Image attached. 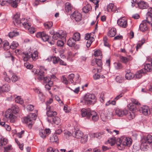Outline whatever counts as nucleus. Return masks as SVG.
I'll return each instance as SVG.
<instances>
[{
    "instance_id": "f257e3e1",
    "label": "nucleus",
    "mask_w": 152,
    "mask_h": 152,
    "mask_svg": "<svg viewBox=\"0 0 152 152\" xmlns=\"http://www.w3.org/2000/svg\"><path fill=\"white\" fill-rule=\"evenodd\" d=\"M107 142L111 145L116 143L117 148L120 150H123L126 146H130L132 142V139L129 137H122L117 139V141L114 137L109 138Z\"/></svg>"
},
{
    "instance_id": "f03ea898",
    "label": "nucleus",
    "mask_w": 152,
    "mask_h": 152,
    "mask_svg": "<svg viewBox=\"0 0 152 152\" xmlns=\"http://www.w3.org/2000/svg\"><path fill=\"white\" fill-rule=\"evenodd\" d=\"M152 143V136L148 134L144 137L141 140L140 149L143 151H146L149 148V146Z\"/></svg>"
},
{
    "instance_id": "7ed1b4c3",
    "label": "nucleus",
    "mask_w": 152,
    "mask_h": 152,
    "mask_svg": "<svg viewBox=\"0 0 152 152\" xmlns=\"http://www.w3.org/2000/svg\"><path fill=\"white\" fill-rule=\"evenodd\" d=\"M82 102L88 105L94 104L96 102V98L93 94L87 93L84 96Z\"/></svg>"
},
{
    "instance_id": "20e7f679",
    "label": "nucleus",
    "mask_w": 152,
    "mask_h": 152,
    "mask_svg": "<svg viewBox=\"0 0 152 152\" xmlns=\"http://www.w3.org/2000/svg\"><path fill=\"white\" fill-rule=\"evenodd\" d=\"M4 115L6 118L9 119L11 123H14L17 120V117L14 115L12 113L10 110H7L6 111Z\"/></svg>"
},
{
    "instance_id": "39448f33",
    "label": "nucleus",
    "mask_w": 152,
    "mask_h": 152,
    "mask_svg": "<svg viewBox=\"0 0 152 152\" xmlns=\"http://www.w3.org/2000/svg\"><path fill=\"white\" fill-rule=\"evenodd\" d=\"M36 36L37 37L41 39L44 42L48 41L49 38V36L44 31L38 32Z\"/></svg>"
},
{
    "instance_id": "423d86ee",
    "label": "nucleus",
    "mask_w": 152,
    "mask_h": 152,
    "mask_svg": "<svg viewBox=\"0 0 152 152\" xmlns=\"http://www.w3.org/2000/svg\"><path fill=\"white\" fill-rule=\"evenodd\" d=\"M43 68V67H41L40 70H39V71H38V73L37 74V79L39 80H43L44 82H47V77H45L44 72L42 70Z\"/></svg>"
},
{
    "instance_id": "0eeeda50",
    "label": "nucleus",
    "mask_w": 152,
    "mask_h": 152,
    "mask_svg": "<svg viewBox=\"0 0 152 152\" xmlns=\"http://www.w3.org/2000/svg\"><path fill=\"white\" fill-rule=\"evenodd\" d=\"M91 111L90 108H83L81 110V113L83 117H86L87 118L89 119Z\"/></svg>"
},
{
    "instance_id": "6e6552de",
    "label": "nucleus",
    "mask_w": 152,
    "mask_h": 152,
    "mask_svg": "<svg viewBox=\"0 0 152 152\" xmlns=\"http://www.w3.org/2000/svg\"><path fill=\"white\" fill-rule=\"evenodd\" d=\"M71 17L76 21L78 22L81 20L82 16L80 13L77 11H75L71 15Z\"/></svg>"
},
{
    "instance_id": "1a4fd4ad",
    "label": "nucleus",
    "mask_w": 152,
    "mask_h": 152,
    "mask_svg": "<svg viewBox=\"0 0 152 152\" xmlns=\"http://www.w3.org/2000/svg\"><path fill=\"white\" fill-rule=\"evenodd\" d=\"M135 3L140 9H145L148 7V4L143 1H141L140 0H136Z\"/></svg>"
},
{
    "instance_id": "9d476101",
    "label": "nucleus",
    "mask_w": 152,
    "mask_h": 152,
    "mask_svg": "<svg viewBox=\"0 0 152 152\" xmlns=\"http://www.w3.org/2000/svg\"><path fill=\"white\" fill-rule=\"evenodd\" d=\"M117 23L119 26L123 28H126L128 25L126 19L124 18L118 19Z\"/></svg>"
},
{
    "instance_id": "9b49d317",
    "label": "nucleus",
    "mask_w": 152,
    "mask_h": 152,
    "mask_svg": "<svg viewBox=\"0 0 152 152\" xmlns=\"http://www.w3.org/2000/svg\"><path fill=\"white\" fill-rule=\"evenodd\" d=\"M20 14L19 13H17L14 16L13 19V23L15 26H20L21 22L20 18Z\"/></svg>"
},
{
    "instance_id": "f8f14e48",
    "label": "nucleus",
    "mask_w": 152,
    "mask_h": 152,
    "mask_svg": "<svg viewBox=\"0 0 152 152\" xmlns=\"http://www.w3.org/2000/svg\"><path fill=\"white\" fill-rule=\"evenodd\" d=\"M31 52L30 51L23 52L22 54V57L23 61H31Z\"/></svg>"
},
{
    "instance_id": "ddd939ff",
    "label": "nucleus",
    "mask_w": 152,
    "mask_h": 152,
    "mask_svg": "<svg viewBox=\"0 0 152 152\" xmlns=\"http://www.w3.org/2000/svg\"><path fill=\"white\" fill-rule=\"evenodd\" d=\"M139 111L145 115H148L150 113V110L148 107L147 106L141 107L139 109Z\"/></svg>"
},
{
    "instance_id": "4468645a",
    "label": "nucleus",
    "mask_w": 152,
    "mask_h": 152,
    "mask_svg": "<svg viewBox=\"0 0 152 152\" xmlns=\"http://www.w3.org/2000/svg\"><path fill=\"white\" fill-rule=\"evenodd\" d=\"M22 25L25 28L28 30L30 33L33 34L35 32V29L33 27H31V26L29 23L26 22H24L22 23Z\"/></svg>"
},
{
    "instance_id": "2eb2a0df",
    "label": "nucleus",
    "mask_w": 152,
    "mask_h": 152,
    "mask_svg": "<svg viewBox=\"0 0 152 152\" xmlns=\"http://www.w3.org/2000/svg\"><path fill=\"white\" fill-rule=\"evenodd\" d=\"M107 11L109 12H118L117 8L116 6L113 4L110 3L107 6Z\"/></svg>"
},
{
    "instance_id": "dca6fc26",
    "label": "nucleus",
    "mask_w": 152,
    "mask_h": 152,
    "mask_svg": "<svg viewBox=\"0 0 152 152\" xmlns=\"http://www.w3.org/2000/svg\"><path fill=\"white\" fill-rule=\"evenodd\" d=\"M115 112L116 115L119 117H122L124 115H126L127 112V110H123L119 108H116L115 109Z\"/></svg>"
},
{
    "instance_id": "f3484780",
    "label": "nucleus",
    "mask_w": 152,
    "mask_h": 152,
    "mask_svg": "<svg viewBox=\"0 0 152 152\" xmlns=\"http://www.w3.org/2000/svg\"><path fill=\"white\" fill-rule=\"evenodd\" d=\"M147 22L148 23H150V22L149 21V23L147 20L143 21V23L140 25V30L142 31H146L148 29L146 23Z\"/></svg>"
},
{
    "instance_id": "a211bd4d",
    "label": "nucleus",
    "mask_w": 152,
    "mask_h": 152,
    "mask_svg": "<svg viewBox=\"0 0 152 152\" xmlns=\"http://www.w3.org/2000/svg\"><path fill=\"white\" fill-rule=\"evenodd\" d=\"M73 136L77 139H80L83 136V133L80 130H75L72 133Z\"/></svg>"
},
{
    "instance_id": "6ab92c4d",
    "label": "nucleus",
    "mask_w": 152,
    "mask_h": 152,
    "mask_svg": "<svg viewBox=\"0 0 152 152\" xmlns=\"http://www.w3.org/2000/svg\"><path fill=\"white\" fill-rule=\"evenodd\" d=\"M46 109L47 111L46 114L48 116L53 118V117L56 116L57 115L56 112L53 110L54 109V107H53V109H51V108L50 109Z\"/></svg>"
},
{
    "instance_id": "aec40b11",
    "label": "nucleus",
    "mask_w": 152,
    "mask_h": 152,
    "mask_svg": "<svg viewBox=\"0 0 152 152\" xmlns=\"http://www.w3.org/2000/svg\"><path fill=\"white\" fill-rule=\"evenodd\" d=\"M126 72V73L125 75V77L126 79L130 80L134 77V75L129 70H127Z\"/></svg>"
},
{
    "instance_id": "412c9836",
    "label": "nucleus",
    "mask_w": 152,
    "mask_h": 152,
    "mask_svg": "<svg viewBox=\"0 0 152 152\" xmlns=\"http://www.w3.org/2000/svg\"><path fill=\"white\" fill-rule=\"evenodd\" d=\"M20 0H8V3L12 7L16 8L18 6V4Z\"/></svg>"
},
{
    "instance_id": "4be33fe9",
    "label": "nucleus",
    "mask_w": 152,
    "mask_h": 152,
    "mask_svg": "<svg viewBox=\"0 0 152 152\" xmlns=\"http://www.w3.org/2000/svg\"><path fill=\"white\" fill-rule=\"evenodd\" d=\"M8 142L7 140L3 137H0V149L6 145Z\"/></svg>"
},
{
    "instance_id": "5701e85b",
    "label": "nucleus",
    "mask_w": 152,
    "mask_h": 152,
    "mask_svg": "<svg viewBox=\"0 0 152 152\" xmlns=\"http://www.w3.org/2000/svg\"><path fill=\"white\" fill-rule=\"evenodd\" d=\"M92 7L91 6L88 4H86L83 7L82 9L83 12L85 13H88L89 12L91 11Z\"/></svg>"
},
{
    "instance_id": "b1692460",
    "label": "nucleus",
    "mask_w": 152,
    "mask_h": 152,
    "mask_svg": "<svg viewBox=\"0 0 152 152\" xmlns=\"http://www.w3.org/2000/svg\"><path fill=\"white\" fill-rule=\"evenodd\" d=\"M146 16L147 20L149 23V20H152V8L150 7L148 9Z\"/></svg>"
},
{
    "instance_id": "393cba45",
    "label": "nucleus",
    "mask_w": 152,
    "mask_h": 152,
    "mask_svg": "<svg viewBox=\"0 0 152 152\" xmlns=\"http://www.w3.org/2000/svg\"><path fill=\"white\" fill-rule=\"evenodd\" d=\"M92 116V120L94 121H97L99 118V116L96 112L94 111H92L90 115V117Z\"/></svg>"
},
{
    "instance_id": "a878e982",
    "label": "nucleus",
    "mask_w": 152,
    "mask_h": 152,
    "mask_svg": "<svg viewBox=\"0 0 152 152\" xmlns=\"http://www.w3.org/2000/svg\"><path fill=\"white\" fill-rule=\"evenodd\" d=\"M8 110H10V112L12 114H16L19 112V108L16 105L12 106L11 108L9 109Z\"/></svg>"
},
{
    "instance_id": "bb28decb",
    "label": "nucleus",
    "mask_w": 152,
    "mask_h": 152,
    "mask_svg": "<svg viewBox=\"0 0 152 152\" xmlns=\"http://www.w3.org/2000/svg\"><path fill=\"white\" fill-rule=\"evenodd\" d=\"M28 118V116L24 118L23 122L26 123L28 125V127L31 128L32 126L33 122L31 120H30V119Z\"/></svg>"
},
{
    "instance_id": "cd10ccee",
    "label": "nucleus",
    "mask_w": 152,
    "mask_h": 152,
    "mask_svg": "<svg viewBox=\"0 0 152 152\" xmlns=\"http://www.w3.org/2000/svg\"><path fill=\"white\" fill-rule=\"evenodd\" d=\"M116 33V29L115 28H112L108 32L107 35L110 37H113L115 35Z\"/></svg>"
},
{
    "instance_id": "c85d7f7f",
    "label": "nucleus",
    "mask_w": 152,
    "mask_h": 152,
    "mask_svg": "<svg viewBox=\"0 0 152 152\" xmlns=\"http://www.w3.org/2000/svg\"><path fill=\"white\" fill-rule=\"evenodd\" d=\"M72 9L71 4L69 2H66L65 4V9L67 12H69Z\"/></svg>"
},
{
    "instance_id": "c756f323",
    "label": "nucleus",
    "mask_w": 152,
    "mask_h": 152,
    "mask_svg": "<svg viewBox=\"0 0 152 152\" xmlns=\"http://www.w3.org/2000/svg\"><path fill=\"white\" fill-rule=\"evenodd\" d=\"M76 42L80 41V34L78 32H75L72 38Z\"/></svg>"
},
{
    "instance_id": "7c9ffc66",
    "label": "nucleus",
    "mask_w": 152,
    "mask_h": 152,
    "mask_svg": "<svg viewBox=\"0 0 152 152\" xmlns=\"http://www.w3.org/2000/svg\"><path fill=\"white\" fill-rule=\"evenodd\" d=\"M115 80L118 83H121L124 81V79L123 76L119 75L116 77Z\"/></svg>"
},
{
    "instance_id": "2f4dec72",
    "label": "nucleus",
    "mask_w": 152,
    "mask_h": 152,
    "mask_svg": "<svg viewBox=\"0 0 152 152\" xmlns=\"http://www.w3.org/2000/svg\"><path fill=\"white\" fill-rule=\"evenodd\" d=\"M76 42L72 38H70L68 40L67 44L70 47H73L75 45Z\"/></svg>"
},
{
    "instance_id": "473e14b6",
    "label": "nucleus",
    "mask_w": 152,
    "mask_h": 152,
    "mask_svg": "<svg viewBox=\"0 0 152 152\" xmlns=\"http://www.w3.org/2000/svg\"><path fill=\"white\" fill-rule=\"evenodd\" d=\"M143 70V71L145 70V71H144L145 73L146 72H150L152 70V66L150 64H146L145 65L144 69Z\"/></svg>"
},
{
    "instance_id": "72a5a7b5",
    "label": "nucleus",
    "mask_w": 152,
    "mask_h": 152,
    "mask_svg": "<svg viewBox=\"0 0 152 152\" xmlns=\"http://www.w3.org/2000/svg\"><path fill=\"white\" fill-rule=\"evenodd\" d=\"M144 73H145V72L143 71V69L138 71L135 74L134 77L136 78L139 79L142 77V74Z\"/></svg>"
},
{
    "instance_id": "f704fd0d",
    "label": "nucleus",
    "mask_w": 152,
    "mask_h": 152,
    "mask_svg": "<svg viewBox=\"0 0 152 152\" xmlns=\"http://www.w3.org/2000/svg\"><path fill=\"white\" fill-rule=\"evenodd\" d=\"M53 99H50L49 100H48L46 103L47 106L46 109H53L54 107L53 106H50V105L53 102Z\"/></svg>"
},
{
    "instance_id": "c9c22d12",
    "label": "nucleus",
    "mask_w": 152,
    "mask_h": 152,
    "mask_svg": "<svg viewBox=\"0 0 152 152\" xmlns=\"http://www.w3.org/2000/svg\"><path fill=\"white\" fill-rule=\"evenodd\" d=\"M31 59L32 61L36 60L38 58V52L37 51H35L33 53L31 52Z\"/></svg>"
},
{
    "instance_id": "e433bc0d",
    "label": "nucleus",
    "mask_w": 152,
    "mask_h": 152,
    "mask_svg": "<svg viewBox=\"0 0 152 152\" xmlns=\"http://www.w3.org/2000/svg\"><path fill=\"white\" fill-rule=\"evenodd\" d=\"M60 58L59 57H56V56L50 57V60H52L53 63L54 64H57L59 62Z\"/></svg>"
},
{
    "instance_id": "4c0bfd02",
    "label": "nucleus",
    "mask_w": 152,
    "mask_h": 152,
    "mask_svg": "<svg viewBox=\"0 0 152 152\" xmlns=\"http://www.w3.org/2000/svg\"><path fill=\"white\" fill-rule=\"evenodd\" d=\"M127 107L130 111L134 112L136 111V105L133 103H129Z\"/></svg>"
},
{
    "instance_id": "58836bf2",
    "label": "nucleus",
    "mask_w": 152,
    "mask_h": 152,
    "mask_svg": "<svg viewBox=\"0 0 152 152\" xmlns=\"http://www.w3.org/2000/svg\"><path fill=\"white\" fill-rule=\"evenodd\" d=\"M126 115L127 118L129 120L132 119L135 117L134 114L133 112L128 113L127 112Z\"/></svg>"
},
{
    "instance_id": "ea45409f",
    "label": "nucleus",
    "mask_w": 152,
    "mask_h": 152,
    "mask_svg": "<svg viewBox=\"0 0 152 152\" xmlns=\"http://www.w3.org/2000/svg\"><path fill=\"white\" fill-rule=\"evenodd\" d=\"M53 23L52 22H48L45 23L44 25L46 29H50L52 26Z\"/></svg>"
},
{
    "instance_id": "a19ab883",
    "label": "nucleus",
    "mask_w": 152,
    "mask_h": 152,
    "mask_svg": "<svg viewBox=\"0 0 152 152\" xmlns=\"http://www.w3.org/2000/svg\"><path fill=\"white\" fill-rule=\"evenodd\" d=\"M88 135L87 134L83 135L81 137L80 142L83 144L85 143L88 140Z\"/></svg>"
},
{
    "instance_id": "79ce46f5",
    "label": "nucleus",
    "mask_w": 152,
    "mask_h": 152,
    "mask_svg": "<svg viewBox=\"0 0 152 152\" xmlns=\"http://www.w3.org/2000/svg\"><path fill=\"white\" fill-rule=\"evenodd\" d=\"M19 35V33L16 31H14L9 33V36L10 38H12Z\"/></svg>"
},
{
    "instance_id": "37998d69",
    "label": "nucleus",
    "mask_w": 152,
    "mask_h": 152,
    "mask_svg": "<svg viewBox=\"0 0 152 152\" xmlns=\"http://www.w3.org/2000/svg\"><path fill=\"white\" fill-rule=\"evenodd\" d=\"M58 140L57 136L55 134H53L50 137V141L52 142H56Z\"/></svg>"
},
{
    "instance_id": "c03bdc74",
    "label": "nucleus",
    "mask_w": 152,
    "mask_h": 152,
    "mask_svg": "<svg viewBox=\"0 0 152 152\" xmlns=\"http://www.w3.org/2000/svg\"><path fill=\"white\" fill-rule=\"evenodd\" d=\"M74 77V75L73 74H71L69 75L68 77V80L69 83H72L74 81L73 79Z\"/></svg>"
},
{
    "instance_id": "a18cd8bd",
    "label": "nucleus",
    "mask_w": 152,
    "mask_h": 152,
    "mask_svg": "<svg viewBox=\"0 0 152 152\" xmlns=\"http://www.w3.org/2000/svg\"><path fill=\"white\" fill-rule=\"evenodd\" d=\"M52 120L53 123L56 124L58 125L60 122V118L58 117H53L52 118Z\"/></svg>"
},
{
    "instance_id": "49530a36",
    "label": "nucleus",
    "mask_w": 152,
    "mask_h": 152,
    "mask_svg": "<svg viewBox=\"0 0 152 152\" xmlns=\"http://www.w3.org/2000/svg\"><path fill=\"white\" fill-rule=\"evenodd\" d=\"M28 119H30V120H31L32 121L36 119V116L35 113H30L28 115Z\"/></svg>"
},
{
    "instance_id": "de8ad7c7",
    "label": "nucleus",
    "mask_w": 152,
    "mask_h": 152,
    "mask_svg": "<svg viewBox=\"0 0 152 152\" xmlns=\"http://www.w3.org/2000/svg\"><path fill=\"white\" fill-rule=\"evenodd\" d=\"M39 134L41 137L43 139H44L46 137V134L45 133V131L44 129H41L39 131Z\"/></svg>"
},
{
    "instance_id": "09e8293b",
    "label": "nucleus",
    "mask_w": 152,
    "mask_h": 152,
    "mask_svg": "<svg viewBox=\"0 0 152 152\" xmlns=\"http://www.w3.org/2000/svg\"><path fill=\"white\" fill-rule=\"evenodd\" d=\"M94 55L96 56H100V58L102 57V55L101 51L99 50H97L95 51L94 53Z\"/></svg>"
},
{
    "instance_id": "8fccbe9b",
    "label": "nucleus",
    "mask_w": 152,
    "mask_h": 152,
    "mask_svg": "<svg viewBox=\"0 0 152 152\" xmlns=\"http://www.w3.org/2000/svg\"><path fill=\"white\" fill-rule=\"evenodd\" d=\"M60 37V34L58 32H55L53 36L52 37L53 39L54 40H57Z\"/></svg>"
},
{
    "instance_id": "3c124183",
    "label": "nucleus",
    "mask_w": 152,
    "mask_h": 152,
    "mask_svg": "<svg viewBox=\"0 0 152 152\" xmlns=\"http://www.w3.org/2000/svg\"><path fill=\"white\" fill-rule=\"evenodd\" d=\"M18 45V43L16 42H13L10 46V48L12 49H15Z\"/></svg>"
},
{
    "instance_id": "603ef678",
    "label": "nucleus",
    "mask_w": 152,
    "mask_h": 152,
    "mask_svg": "<svg viewBox=\"0 0 152 152\" xmlns=\"http://www.w3.org/2000/svg\"><path fill=\"white\" fill-rule=\"evenodd\" d=\"M1 91L2 92H8L9 91L8 87L7 85H4L1 88Z\"/></svg>"
},
{
    "instance_id": "864d4df0",
    "label": "nucleus",
    "mask_w": 152,
    "mask_h": 152,
    "mask_svg": "<svg viewBox=\"0 0 152 152\" xmlns=\"http://www.w3.org/2000/svg\"><path fill=\"white\" fill-rule=\"evenodd\" d=\"M15 102L20 104H22L23 103V101L20 96H17L15 99Z\"/></svg>"
},
{
    "instance_id": "5fc2aeb1",
    "label": "nucleus",
    "mask_w": 152,
    "mask_h": 152,
    "mask_svg": "<svg viewBox=\"0 0 152 152\" xmlns=\"http://www.w3.org/2000/svg\"><path fill=\"white\" fill-rule=\"evenodd\" d=\"M101 119L102 121H105L107 119V116L104 115V113L103 111L102 112L100 115Z\"/></svg>"
},
{
    "instance_id": "6e6d98bb",
    "label": "nucleus",
    "mask_w": 152,
    "mask_h": 152,
    "mask_svg": "<svg viewBox=\"0 0 152 152\" xmlns=\"http://www.w3.org/2000/svg\"><path fill=\"white\" fill-rule=\"evenodd\" d=\"M115 68L117 69H121L122 67L121 64L119 63H115Z\"/></svg>"
},
{
    "instance_id": "4d7b16f0",
    "label": "nucleus",
    "mask_w": 152,
    "mask_h": 152,
    "mask_svg": "<svg viewBox=\"0 0 152 152\" xmlns=\"http://www.w3.org/2000/svg\"><path fill=\"white\" fill-rule=\"evenodd\" d=\"M10 48L9 44L8 42L6 41L3 44L4 49L5 50H7Z\"/></svg>"
},
{
    "instance_id": "13d9d810",
    "label": "nucleus",
    "mask_w": 152,
    "mask_h": 152,
    "mask_svg": "<svg viewBox=\"0 0 152 152\" xmlns=\"http://www.w3.org/2000/svg\"><path fill=\"white\" fill-rule=\"evenodd\" d=\"M145 42L144 40L140 41L137 44L136 47V49L137 51L138 50L139 48H140L141 46Z\"/></svg>"
},
{
    "instance_id": "bf43d9fd",
    "label": "nucleus",
    "mask_w": 152,
    "mask_h": 152,
    "mask_svg": "<svg viewBox=\"0 0 152 152\" xmlns=\"http://www.w3.org/2000/svg\"><path fill=\"white\" fill-rule=\"evenodd\" d=\"M120 60L121 62L124 63H126L129 61V59L126 57L121 56Z\"/></svg>"
},
{
    "instance_id": "052dcab7",
    "label": "nucleus",
    "mask_w": 152,
    "mask_h": 152,
    "mask_svg": "<svg viewBox=\"0 0 152 152\" xmlns=\"http://www.w3.org/2000/svg\"><path fill=\"white\" fill-rule=\"evenodd\" d=\"M116 104V100L114 99V100L109 101L105 104L106 106H108L110 104H112L113 105H115Z\"/></svg>"
},
{
    "instance_id": "680f3d73",
    "label": "nucleus",
    "mask_w": 152,
    "mask_h": 152,
    "mask_svg": "<svg viewBox=\"0 0 152 152\" xmlns=\"http://www.w3.org/2000/svg\"><path fill=\"white\" fill-rule=\"evenodd\" d=\"M24 66L27 69H31L33 67L32 65L31 64L28 63H25Z\"/></svg>"
},
{
    "instance_id": "e2e57ef3",
    "label": "nucleus",
    "mask_w": 152,
    "mask_h": 152,
    "mask_svg": "<svg viewBox=\"0 0 152 152\" xmlns=\"http://www.w3.org/2000/svg\"><path fill=\"white\" fill-rule=\"evenodd\" d=\"M64 45V43L63 41L58 40L57 42V45L59 47H62Z\"/></svg>"
},
{
    "instance_id": "0e129e2a",
    "label": "nucleus",
    "mask_w": 152,
    "mask_h": 152,
    "mask_svg": "<svg viewBox=\"0 0 152 152\" xmlns=\"http://www.w3.org/2000/svg\"><path fill=\"white\" fill-rule=\"evenodd\" d=\"M18 79V76L15 74H13L11 77V80L12 82H15Z\"/></svg>"
},
{
    "instance_id": "69168bd1",
    "label": "nucleus",
    "mask_w": 152,
    "mask_h": 152,
    "mask_svg": "<svg viewBox=\"0 0 152 152\" xmlns=\"http://www.w3.org/2000/svg\"><path fill=\"white\" fill-rule=\"evenodd\" d=\"M4 152H7L11 150L12 146L11 145H8L7 146L4 147Z\"/></svg>"
},
{
    "instance_id": "338daca9",
    "label": "nucleus",
    "mask_w": 152,
    "mask_h": 152,
    "mask_svg": "<svg viewBox=\"0 0 152 152\" xmlns=\"http://www.w3.org/2000/svg\"><path fill=\"white\" fill-rule=\"evenodd\" d=\"M4 78L5 81L8 83L10 82L11 81L9 77L6 75V74L5 75L4 73Z\"/></svg>"
},
{
    "instance_id": "774afa93",
    "label": "nucleus",
    "mask_w": 152,
    "mask_h": 152,
    "mask_svg": "<svg viewBox=\"0 0 152 152\" xmlns=\"http://www.w3.org/2000/svg\"><path fill=\"white\" fill-rule=\"evenodd\" d=\"M47 152H59L57 149L53 150L52 147H50L47 150Z\"/></svg>"
}]
</instances>
